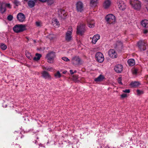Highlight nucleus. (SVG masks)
Returning a JSON list of instances; mask_svg holds the SVG:
<instances>
[{
  "mask_svg": "<svg viewBox=\"0 0 148 148\" xmlns=\"http://www.w3.org/2000/svg\"><path fill=\"white\" fill-rule=\"evenodd\" d=\"M73 72H74V73H76V71H75Z\"/></svg>",
  "mask_w": 148,
  "mask_h": 148,
  "instance_id": "nucleus-52",
  "label": "nucleus"
},
{
  "mask_svg": "<svg viewBox=\"0 0 148 148\" xmlns=\"http://www.w3.org/2000/svg\"><path fill=\"white\" fill-rule=\"evenodd\" d=\"M0 47L3 50H5L7 48V46L6 45L3 43H0Z\"/></svg>",
  "mask_w": 148,
  "mask_h": 148,
  "instance_id": "nucleus-30",
  "label": "nucleus"
},
{
  "mask_svg": "<svg viewBox=\"0 0 148 148\" xmlns=\"http://www.w3.org/2000/svg\"><path fill=\"white\" fill-rule=\"evenodd\" d=\"M72 29L71 27L69 28L68 31L66 33L65 39L66 41H69L72 39L71 35Z\"/></svg>",
  "mask_w": 148,
  "mask_h": 148,
  "instance_id": "nucleus-7",
  "label": "nucleus"
},
{
  "mask_svg": "<svg viewBox=\"0 0 148 148\" xmlns=\"http://www.w3.org/2000/svg\"><path fill=\"white\" fill-rule=\"evenodd\" d=\"M138 71L137 69L134 68L132 70V72L133 74H137Z\"/></svg>",
  "mask_w": 148,
  "mask_h": 148,
  "instance_id": "nucleus-36",
  "label": "nucleus"
},
{
  "mask_svg": "<svg viewBox=\"0 0 148 148\" xmlns=\"http://www.w3.org/2000/svg\"><path fill=\"white\" fill-rule=\"evenodd\" d=\"M46 68V67H42V68L43 69H44V70H46V69H45V68Z\"/></svg>",
  "mask_w": 148,
  "mask_h": 148,
  "instance_id": "nucleus-49",
  "label": "nucleus"
},
{
  "mask_svg": "<svg viewBox=\"0 0 148 148\" xmlns=\"http://www.w3.org/2000/svg\"><path fill=\"white\" fill-rule=\"evenodd\" d=\"M28 5L29 8H32L35 5V2L34 1L30 0L28 2Z\"/></svg>",
  "mask_w": 148,
  "mask_h": 148,
  "instance_id": "nucleus-25",
  "label": "nucleus"
},
{
  "mask_svg": "<svg viewBox=\"0 0 148 148\" xmlns=\"http://www.w3.org/2000/svg\"><path fill=\"white\" fill-rule=\"evenodd\" d=\"M81 60L78 56H75L72 58L71 59L72 63L74 65H78L80 63Z\"/></svg>",
  "mask_w": 148,
  "mask_h": 148,
  "instance_id": "nucleus-9",
  "label": "nucleus"
},
{
  "mask_svg": "<svg viewBox=\"0 0 148 148\" xmlns=\"http://www.w3.org/2000/svg\"><path fill=\"white\" fill-rule=\"evenodd\" d=\"M130 4L135 9L138 10L141 8V3L138 0H130Z\"/></svg>",
  "mask_w": 148,
  "mask_h": 148,
  "instance_id": "nucleus-3",
  "label": "nucleus"
},
{
  "mask_svg": "<svg viewBox=\"0 0 148 148\" xmlns=\"http://www.w3.org/2000/svg\"><path fill=\"white\" fill-rule=\"evenodd\" d=\"M122 79L121 77H119L118 79V82L119 83L121 84H122V83L121 82Z\"/></svg>",
  "mask_w": 148,
  "mask_h": 148,
  "instance_id": "nucleus-38",
  "label": "nucleus"
},
{
  "mask_svg": "<svg viewBox=\"0 0 148 148\" xmlns=\"http://www.w3.org/2000/svg\"><path fill=\"white\" fill-rule=\"evenodd\" d=\"M76 8L78 11L81 12L83 9V4L82 2L78 1L76 3Z\"/></svg>",
  "mask_w": 148,
  "mask_h": 148,
  "instance_id": "nucleus-13",
  "label": "nucleus"
},
{
  "mask_svg": "<svg viewBox=\"0 0 148 148\" xmlns=\"http://www.w3.org/2000/svg\"><path fill=\"white\" fill-rule=\"evenodd\" d=\"M119 8L122 10H124L126 8V5L123 1L118 0L116 2Z\"/></svg>",
  "mask_w": 148,
  "mask_h": 148,
  "instance_id": "nucleus-8",
  "label": "nucleus"
},
{
  "mask_svg": "<svg viewBox=\"0 0 148 148\" xmlns=\"http://www.w3.org/2000/svg\"><path fill=\"white\" fill-rule=\"evenodd\" d=\"M95 57L96 60L99 63H102L104 61V56L100 52H98L96 53Z\"/></svg>",
  "mask_w": 148,
  "mask_h": 148,
  "instance_id": "nucleus-6",
  "label": "nucleus"
},
{
  "mask_svg": "<svg viewBox=\"0 0 148 148\" xmlns=\"http://www.w3.org/2000/svg\"><path fill=\"white\" fill-rule=\"evenodd\" d=\"M127 63L129 66H133L135 64V60L134 59H130L127 61Z\"/></svg>",
  "mask_w": 148,
  "mask_h": 148,
  "instance_id": "nucleus-26",
  "label": "nucleus"
},
{
  "mask_svg": "<svg viewBox=\"0 0 148 148\" xmlns=\"http://www.w3.org/2000/svg\"><path fill=\"white\" fill-rule=\"evenodd\" d=\"M144 0L145 1H148V0Z\"/></svg>",
  "mask_w": 148,
  "mask_h": 148,
  "instance_id": "nucleus-53",
  "label": "nucleus"
},
{
  "mask_svg": "<svg viewBox=\"0 0 148 148\" xmlns=\"http://www.w3.org/2000/svg\"><path fill=\"white\" fill-rule=\"evenodd\" d=\"M140 84L139 82H132L130 84V85L132 87H136Z\"/></svg>",
  "mask_w": 148,
  "mask_h": 148,
  "instance_id": "nucleus-23",
  "label": "nucleus"
},
{
  "mask_svg": "<svg viewBox=\"0 0 148 148\" xmlns=\"http://www.w3.org/2000/svg\"><path fill=\"white\" fill-rule=\"evenodd\" d=\"M52 25L56 27H59L60 26V23L58 20L55 18L52 19Z\"/></svg>",
  "mask_w": 148,
  "mask_h": 148,
  "instance_id": "nucleus-16",
  "label": "nucleus"
},
{
  "mask_svg": "<svg viewBox=\"0 0 148 148\" xmlns=\"http://www.w3.org/2000/svg\"><path fill=\"white\" fill-rule=\"evenodd\" d=\"M26 55L27 57L29 59H31L32 58V56L31 55L30 53L28 52V51H26Z\"/></svg>",
  "mask_w": 148,
  "mask_h": 148,
  "instance_id": "nucleus-33",
  "label": "nucleus"
},
{
  "mask_svg": "<svg viewBox=\"0 0 148 148\" xmlns=\"http://www.w3.org/2000/svg\"><path fill=\"white\" fill-rule=\"evenodd\" d=\"M40 1L42 2H47V0H39Z\"/></svg>",
  "mask_w": 148,
  "mask_h": 148,
  "instance_id": "nucleus-47",
  "label": "nucleus"
},
{
  "mask_svg": "<svg viewBox=\"0 0 148 148\" xmlns=\"http://www.w3.org/2000/svg\"><path fill=\"white\" fill-rule=\"evenodd\" d=\"M109 56L112 58H116L117 56V54L114 50L110 49L108 52Z\"/></svg>",
  "mask_w": 148,
  "mask_h": 148,
  "instance_id": "nucleus-10",
  "label": "nucleus"
},
{
  "mask_svg": "<svg viewBox=\"0 0 148 148\" xmlns=\"http://www.w3.org/2000/svg\"><path fill=\"white\" fill-rule=\"evenodd\" d=\"M41 56H42L40 54L36 53V54L33 60L34 61H37L40 60Z\"/></svg>",
  "mask_w": 148,
  "mask_h": 148,
  "instance_id": "nucleus-27",
  "label": "nucleus"
},
{
  "mask_svg": "<svg viewBox=\"0 0 148 148\" xmlns=\"http://www.w3.org/2000/svg\"><path fill=\"white\" fill-rule=\"evenodd\" d=\"M54 76L56 78H60L61 77V75L60 72L58 71L57 73L54 74Z\"/></svg>",
  "mask_w": 148,
  "mask_h": 148,
  "instance_id": "nucleus-31",
  "label": "nucleus"
},
{
  "mask_svg": "<svg viewBox=\"0 0 148 148\" xmlns=\"http://www.w3.org/2000/svg\"><path fill=\"white\" fill-rule=\"evenodd\" d=\"M49 38L51 40H53V39L52 38Z\"/></svg>",
  "mask_w": 148,
  "mask_h": 148,
  "instance_id": "nucleus-51",
  "label": "nucleus"
},
{
  "mask_svg": "<svg viewBox=\"0 0 148 148\" xmlns=\"http://www.w3.org/2000/svg\"><path fill=\"white\" fill-rule=\"evenodd\" d=\"M36 25L38 27L40 26L41 25V23L40 22H38V21L36 22Z\"/></svg>",
  "mask_w": 148,
  "mask_h": 148,
  "instance_id": "nucleus-40",
  "label": "nucleus"
},
{
  "mask_svg": "<svg viewBox=\"0 0 148 148\" xmlns=\"http://www.w3.org/2000/svg\"><path fill=\"white\" fill-rule=\"evenodd\" d=\"M66 71H64L63 72V73L64 74H65L66 73Z\"/></svg>",
  "mask_w": 148,
  "mask_h": 148,
  "instance_id": "nucleus-50",
  "label": "nucleus"
},
{
  "mask_svg": "<svg viewBox=\"0 0 148 148\" xmlns=\"http://www.w3.org/2000/svg\"><path fill=\"white\" fill-rule=\"evenodd\" d=\"M115 71L118 73L121 72L123 69V66L120 64H118L116 65L114 68Z\"/></svg>",
  "mask_w": 148,
  "mask_h": 148,
  "instance_id": "nucleus-17",
  "label": "nucleus"
},
{
  "mask_svg": "<svg viewBox=\"0 0 148 148\" xmlns=\"http://www.w3.org/2000/svg\"><path fill=\"white\" fill-rule=\"evenodd\" d=\"M111 4V1L109 0H106L103 3V7L104 9H108L109 8Z\"/></svg>",
  "mask_w": 148,
  "mask_h": 148,
  "instance_id": "nucleus-15",
  "label": "nucleus"
},
{
  "mask_svg": "<svg viewBox=\"0 0 148 148\" xmlns=\"http://www.w3.org/2000/svg\"><path fill=\"white\" fill-rule=\"evenodd\" d=\"M85 23H82L78 24L77 27V33L81 35H82L85 31Z\"/></svg>",
  "mask_w": 148,
  "mask_h": 148,
  "instance_id": "nucleus-4",
  "label": "nucleus"
},
{
  "mask_svg": "<svg viewBox=\"0 0 148 148\" xmlns=\"http://www.w3.org/2000/svg\"><path fill=\"white\" fill-rule=\"evenodd\" d=\"M42 76L45 79H50L51 78V76L47 72L43 71L41 73Z\"/></svg>",
  "mask_w": 148,
  "mask_h": 148,
  "instance_id": "nucleus-14",
  "label": "nucleus"
},
{
  "mask_svg": "<svg viewBox=\"0 0 148 148\" xmlns=\"http://www.w3.org/2000/svg\"><path fill=\"white\" fill-rule=\"evenodd\" d=\"M123 46V43L121 41H118L116 42L115 47L121 50L122 49Z\"/></svg>",
  "mask_w": 148,
  "mask_h": 148,
  "instance_id": "nucleus-19",
  "label": "nucleus"
},
{
  "mask_svg": "<svg viewBox=\"0 0 148 148\" xmlns=\"http://www.w3.org/2000/svg\"><path fill=\"white\" fill-rule=\"evenodd\" d=\"M127 95L125 94H124L121 95V97L123 98L126 97H127Z\"/></svg>",
  "mask_w": 148,
  "mask_h": 148,
  "instance_id": "nucleus-44",
  "label": "nucleus"
},
{
  "mask_svg": "<svg viewBox=\"0 0 148 148\" xmlns=\"http://www.w3.org/2000/svg\"><path fill=\"white\" fill-rule=\"evenodd\" d=\"M62 59L64 61L66 62L70 61V60L66 57H63L62 58Z\"/></svg>",
  "mask_w": 148,
  "mask_h": 148,
  "instance_id": "nucleus-39",
  "label": "nucleus"
},
{
  "mask_svg": "<svg viewBox=\"0 0 148 148\" xmlns=\"http://www.w3.org/2000/svg\"><path fill=\"white\" fill-rule=\"evenodd\" d=\"M70 73L71 74V75H73L74 73V72L73 71V70H70Z\"/></svg>",
  "mask_w": 148,
  "mask_h": 148,
  "instance_id": "nucleus-46",
  "label": "nucleus"
},
{
  "mask_svg": "<svg viewBox=\"0 0 148 148\" xmlns=\"http://www.w3.org/2000/svg\"><path fill=\"white\" fill-rule=\"evenodd\" d=\"M105 19L107 23L110 24H113L116 22L115 16L112 14H109L106 16Z\"/></svg>",
  "mask_w": 148,
  "mask_h": 148,
  "instance_id": "nucleus-2",
  "label": "nucleus"
},
{
  "mask_svg": "<svg viewBox=\"0 0 148 148\" xmlns=\"http://www.w3.org/2000/svg\"><path fill=\"white\" fill-rule=\"evenodd\" d=\"M54 2V0H47V1L48 5H51L53 4Z\"/></svg>",
  "mask_w": 148,
  "mask_h": 148,
  "instance_id": "nucleus-32",
  "label": "nucleus"
},
{
  "mask_svg": "<svg viewBox=\"0 0 148 148\" xmlns=\"http://www.w3.org/2000/svg\"><path fill=\"white\" fill-rule=\"evenodd\" d=\"M142 25L145 27H148V20L145 19L142 21L141 23Z\"/></svg>",
  "mask_w": 148,
  "mask_h": 148,
  "instance_id": "nucleus-24",
  "label": "nucleus"
},
{
  "mask_svg": "<svg viewBox=\"0 0 148 148\" xmlns=\"http://www.w3.org/2000/svg\"><path fill=\"white\" fill-rule=\"evenodd\" d=\"M55 56V53L53 52L49 53L46 56V58L47 59V62L50 63H53Z\"/></svg>",
  "mask_w": 148,
  "mask_h": 148,
  "instance_id": "nucleus-5",
  "label": "nucleus"
},
{
  "mask_svg": "<svg viewBox=\"0 0 148 148\" xmlns=\"http://www.w3.org/2000/svg\"><path fill=\"white\" fill-rule=\"evenodd\" d=\"M5 7L6 6L9 8H11L10 5V3H6L5 4H4Z\"/></svg>",
  "mask_w": 148,
  "mask_h": 148,
  "instance_id": "nucleus-42",
  "label": "nucleus"
},
{
  "mask_svg": "<svg viewBox=\"0 0 148 148\" xmlns=\"http://www.w3.org/2000/svg\"><path fill=\"white\" fill-rule=\"evenodd\" d=\"M13 18V17L12 16V15H9L7 17V19L8 20L10 21H11L12 20Z\"/></svg>",
  "mask_w": 148,
  "mask_h": 148,
  "instance_id": "nucleus-37",
  "label": "nucleus"
},
{
  "mask_svg": "<svg viewBox=\"0 0 148 148\" xmlns=\"http://www.w3.org/2000/svg\"><path fill=\"white\" fill-rule=\"evenodd\" d=\"M100 36L99 34H97L94 35L92 39V43L95 44L97 41L99 39Z\"/></svg>",
  "mask_w": 148,
  "mask_h": 148,
  "instance_id": "nucleus-20",
  "label": "nucleus"
},
{
  "mask_svg": "<svg viewBox=\"0 0 148 148\" xmlns=\"http://www.w3.org/2000/svg\"><path fill=\"white\" fill-rule=\"evenodd\" d=\"M65 13V11L62 10H59L58 11L59 15L62 18H63V16H65L64 14Z\"/></svg>",
  "mask_w": 148,
  "mask_h": 148,
  "instance_id": "nucleus-29",
  "label": "nucleus"
},
{
  "mask_svg": "<svg viewBox=\"0 0 148 148\" xmlns=\"http://www.w3.org/2000/svg\"><path fill=\"white\" fill-rule=\"evenodd\" d=\"M13 3L16 6H18L20 4L19 1L17 0H14L13 1Z\"/></svg>",
  "mask_w": 148,
  "mask_h": 148,
  "instance_id": "nucleus-34",
  "label": "nucleus"
},
{
  "mask_svg": "<svg viewBox=\"0 0 148 148\" xmlns=\"http://www.w3.org/2000/svg\"><path fill=\"white\" fill-rule=\"evenodd\" d=\"M123 91L124 92L129 93L130 92V90L129 89H127L125 90H123Z\"/></svg>",
  "mask_w": 148,
  "mask_h": 148,
  "instance_id": "nucleus-43",
  "label": "nucleus"
},
{
  "mask_svg": "<svg viewBox=\"0 0 148 148\" xmlns=\"http://www.w3.org/2000/svg\"><path fill=\"white\" fill-rule=\"evenodd\" d=\"M145 42L144 41H140L138 42V47L141 51L145 50Z\"/></svg>",
  "mask_w": 148,
  "mask_h": 148,
  "instance_id": "nucleus-12",
  "label": "nucleus"
},
{
  "mask_svg": "<svg viewBox=\"0 0 148 148\" xmlns=\"http://www.w3.org/2000/svg\"><path fill=\"white\" fill-rule=\"evenodd\" d=\"M148 32V30H147L145 29V30H144L143 33L144 34H146Z\"/></svg>",
  "mask_w": 148,
  "mask_h": 148,
  "instance_id": "nucleus-45",
  "label": "nucleus"
},
{
  "mask_svg": "<svg viewBox=\"0 0 148 148\" xmlns=\"http://www.w3.org/2000/svg\"><path fill=\"white\" fill-rule=\"evenodd\" d=\"M5 11L6 8L5 7L4 4H2L0 7V11L1 12L3 13Z\"/></svg>",
  "mask_w": 148,
  "mask_h": 148,
  "instance_id": "nucleus-28",
  "label": "nucleus"
},
{
  "mask_svg": "<svg viewBox=\"0 0 148 148\" xmlns=\"http://www.w3.org/2000/svg\"><path fill=\"white\" fill-rule=\"evenodd\" d=\"M136 92L137 94L139 95L142 94L143 93V91H142V90H137L136 91Z\"/></svg>",
  "mask_w": 148,
  "mask_h": 148,
  "instance_id": "nucleus-35",
  "label": "nucleus"
},
{
  "mask_svg": "<svg viewBox=\"0 0 148 148\" xmlns=\"http://www.w3.org/2000/svg\"><path fill=\"white\" fill-rule=\"evenodd\" d=\"M13 29L17 33L21 32L26 29V26L23 24L16 25L13 27Z\"/></svg>",
  "mask_w": 148,
  "mask_h": 148,
  "instance_id": "nucleus-1",
  "label": "nucleus"
},
{
  "mask_svg": "<svg viewBox=\"0 0 148 148\" xmlns=\"http://www.w3.org/2000/svg\"><path fill=\"white\" fill-rule=\"evenodd\" d=\"M146 9H147V11L148 12V4L146 5Z\"/></svg>",
  "mask_w": 148,
  "mask_h": 148,
  "instance_id": "nucleus-48",
  "label": "nucleus"
},
{
  "mask_svg": "<svg viewBox=\"0 0 148 148\" xmlns=\"http://www.w3.org/2000/svg\"><path fill=\"white\" fill-rule=\"evenodd\" d=\"M105 78L104 76L102 75H100L98 77L94 79L95 81L97 83L102 81Z\"/></svg>",
  "mask_w": 148,
  "mask_h": 148,
  "instance_id": "nucleus-21",
  "label": "nucleus"
},
{
  "mask_svg": "<svg viewBox=\"0 0 148 148\" xmlns=\"http://www.w3.org/2000/svg\"><path fill=\"white\" fill-rule=\"evenodd\" d=\"M17 18L18 21L21 22L24 21L25 18V15L22 13H19L18 14Z\"/></svg>",
  "mask_w": 148,
  "mask_h": 148,
  "instance_id": "nucleus-11",
  "label": "nucleus"
},
{
  "mask_svg": "<svg viewBox=\"0 0 148 148\" xmlns=\"http://www.w3.org/2000/svg\"><path fill=\"white\" fill-rule=\"evenodd\" d=\"M98 3V0H91L90 5L92 7H95L97 6Z\"/></svg>",
  "mask_w": 148,
  "mask_h": 148,
  "instance_id": "nucleus-22",
  "label": "nucleus"
},
{
  "mask_svg": "<svg viewBox=\"0 0 148 148\" xmlns=\"http://www.w3.org/2000/svg\"><path fill=\"white\" fill-rule=\"evenodd\" d=\"M87 24L88 26L90 28H92L95 26V22L92 19L88 20Z\"/></svg>",
  "mask_w": 148,
  "mask_h": 148,
  "instance_id": "nucleus-18",
  "label": "nucleus"
},
{
  "mask_svg": "<svg viewBox=\"0 0 148 148\" xmlns=\"http://www.w3.org/2000/svg\"><path fill=\"white\" fill-rule=\"evenodd\" d=\"M46 70L49 71H52L53 70V69L52 67L47 68H45Z\"/></svg>",
  "mask_w": 148,
  "mask_h": 148,
  "instance_id": "nucleus-41",
  "label": "nucleus"
}]
</instances>
